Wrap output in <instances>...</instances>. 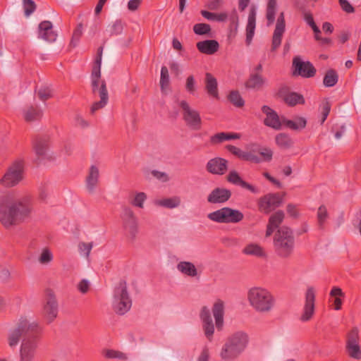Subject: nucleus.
Instances as JSON below:
<instances>
[{
    "mask_svg": "<svg viewBox=\"0 0 361 361\" xmlns=\"http://www.w3.org/2000/svg\"><path fill=\"white\" fill-rule=\"evenodd\" d=\"M293 74L305 78H312L316 74V68L310 61H302L300 57L295 56L293 60Z\"/></svg>",
    "mask_w": 361,
    "mask_h": 361,
    "instance_id": "obj_14",
    "label": "nucleus"
},
{
    "mask_svg": "<svg viewBox=\"0 0 361 361\" xmlns=\"http://www.w3.org/2000/svg\"><path fill=\"white\" fill-rule=\"evenodd\" d=\"M282 200L283 197L279 193H269L259 200V210L264 214H269L279 207Z\"/></svg>",
    "mask_w": 361,
    "mask_h": 361,
    "instance_id": "obj_13",
    "label": "nucleus"
},
{
    "mask_svg": "<svg viewBox=\"0 0 361 361\" xmlns=\"http://www.w3.org/2000/svg\"><path fill=\"white\" fill-rule=\"evenodd\" d=\"M275 141L277 146L282 149H288L294 144L290 135L284 133L278 134L275 137Z\"/></svg>",
    "mask_w": 361,
    "mask_h": 361,
    "instance_id": "obj_34",
    "label": "nucleus"
},
{
    "mask_svg": "<svg viewBox=\"0 0 361 361\" xmlns=\"http://www.w3.org/2000/svg\"><path fill=\"white\" fill-rule=\"evenodd\" d=\"M25 15L30 16L36 9V4L32 0H23Z\"/></svg>",
    "mask_w": 361,
    "mask_h": 361,
    "instance_id": "obj_55",
    "label": "nucleus"
},
{
    "mask_svg": "<svg viewBox=\"0 0 361 361\" xmlns=\"http://www.w3.org/2000/svg\"><path fill=\"white\" fill-rule=\"evenodd\" d=\"M225 208L227 214V224L238 223L243 219L244 215L240 211L230 207Z\"/></svg>",
    "mask_w": 361,
    "mask_h": 361,
    "instance_id": "obj_37",
    "label": "nucleus"
},
{
    "mask_svg": "<svg viewBox=\"0 0 361 361\" xmlns=\"http://www.w3.org/2000/svg\"><path fill=\"white\" fill-rule=\"evenodd\" d=\"M247 298L250 305L259 312H269L274 305V298L265 288H252L248 291Z\"/></svg>",
    "mask_w": 361,
    "mask_h": 361,
    "instance_id": "obj_6",
    "label": "nucleus"
},
{
    "mask_svg": "<svg viewBox=\"0 0 361 361\" xmlns=\"http://www.w3.org/2000/svg\"><path fill=\"white\" fill-rule=\"evenodd\" d=\"M264 83V79L262 75L254 73L252 74L245 82V87L249 89L258 90L262 87Z\"/></svg>",
    "mask_w": 361,
    "mask_h": 361,
    "instance_id": "obj_36",
    "label": "nucleus"
},
{
    "mask_svg": "<svg viewBox=\"0 0 361 361\" xmlns=\"http://www.w3.org/2000/svg\"><path fill=\"white\" fill-rule=\"evenodd\" d=\"M315 292L312 287H309L305 294V304L300 319L302 322L309 321L314 312Z\"/></svg>",
    "mask_w": 361,
    "mask_h": 361,
    "instance_id": "obj_15",
    "label": "nucleus"
},
{
    "mask_svg": "<svg viewBox=\"0 0 361 361\" xmlns=\"http://www.w3.org/2000/svg\"><path fill=\"white\" fill-rule=\"evenodd\" d=\"M40 328L36 323H30L27 319H21L16 329L11 331L8 336V344L13 348L18 345L23 338L20 346V361H32L37 348V338Z\"/></svg>",
    "mask_w": 361,
    "mask_h": 361,
    "instance_id": "obj_1",
    "label": "nucleus"
},
{
    "mask_svg": "<svg viewBox=\"0 0 361 361\" xmlns=\"http://www.w3.org/2000/svg\"><path fill=\"white\" fill-rule=\"evenodd\" d=\"M102 353L107 359H118L121 360H126L128 359V357L125 353L113 349L104 350Z\"/></svg>",
    "mask_w": 361,
    "mask_h": 361,
    "instance_id": "obj_45",
    "label": "nucleus"
},
{
    "mask_svg": "<svg viewBox=\"0 0 361 361\" xmlns=\"http://www.w3.org/2000/svg\"><path fill=\"white\" fill-rule=\"evenodd\" d=\"M258 153L262 159V161H270L272 159L273 152L271 149L267 147H257L256 153Z\"/></svg>",
    "mask_w": 361,
    "mask_h": 361,
    "instance_id": "obj_52",
    "label": "nucleus"
},
{
    "mask_svg": "<svg viewBox=\"0 0 361 361\" xmlns=\"http://www.w3.org/2000/svg\"><path fill=\"white\" fill-rule=\"evenodd\" d=\"M58 302L54 292L48 290L46 293L42 314L48 324L51 323L58 315Z\"/></svg>",
    "mask_w": 361,
    "mask_h": 361,
    "instance_id": "obj_11",
    "label": "nucleus"
},
{
    "mask_svg": "<svg viewBox=\"0 0 361 361\" xmlns=\"http://www.w3.org/2000/svg\"><path fill=\"white\" fill-rule=\"evenodd\" d=\"M339 4L342 10L346 13H353L355 12L354 7L348 0H339Z\"/></svg>",
    "mask_w": 361,
    "mask_h": 361,
    "instance_id": "obj_61",
    "label": "nucleus"
},
{
    "mask_svg": "<svg viewBox=\"0 0 361 361\" xmlns=\"http://www.w3.org/2000/svg\"><path fill=\"white\" fill-rule=\"evenodd\" d=\"M43 112L38 106H29L23 110V117L27 122L39 120Z\"/></svg>",
    "mask_w": 361,
    "mask_h": 361,
    "instance_id": "obj_31",
    "label": "nucleus"
},
{
    "mask_svg": "<svg viewBox=\"0 0 361 361\" xmlns=\"http://www.w3.org/2000/svg\"><path fill=\"white\" fill-rule=\"evenodd\" d=\"M201 15L209 20H214L218 22H224L228 18L226 13H214L207 11L202 10Z\"/></svg>",
    "mask_w": 361,
    "mask_h": 361,
    "instance_id": "obj_42",
    "label": "nucleus"
},
{
    "mask_svg": "<svg viewBox=\"0 0 361 361\" xmlns=\"http://www.w3.org/2000/svg\"><path fill=\"white\" fill-rule=\"evenodd\" d=\"M262 111L266 115L264 120V124L274 130H280L283 122L281 121L278 114L271 107L264 105L262 107Z\"/></svg>",
    "mask_w": 361,
    "mask_h": 361,
    "instance_id": "obj_17",
    "label": "nucleus"
},
{
    "mask_svg": "<svg viewBox=\"0 0 361 361\" xmlns=\"http://www.w3.org/2000/svg\"><path fill=\"white\" fill-rule=\"evenodd\" d=\"M276 9V0H269L267 7L266 18L267 20V25L269 26L274 23L275 20Z\"/></svg>",
    "mask_w": 361,
    "mask_h": 361,
    "instance_id": "obj_40",
    "label": "nucleus"
},
{
    "mask_svg": "<svg viewBox=\"0 0 361 361\" xmlns=\"http://www.w3.org/2000/svg\"><path fill=\"white\" fill-rule=\"evenodd\" d=\"M330 295L331 297H335L334 299V308L336 310H339L341 309L342 305V300L341 298H344L345 294L341 290V288L338 287H334L330 291Z\"/></svg>",
    "mask_w": 361,
    "mask_h": 361,
    "instance_id": "obj_43",
    "label": "nucleus"
},
{
    "mask_svg": "<svg viewBox=\"0 0 361 361\" xmlns=\"http://www.w3.org/2000/svg\"><path fill=\"white\" fill-rule=\"evenodd\" d=\"M37 94L40 100L45 102L52 97L53 92L49 87H42L39 89Z\"/></svg>",
    "mask_w": 361,
    "mask_h": 361,
    "instance_id": "obj_54",
    "label": "nucleus"
},
{
    "mask_svg": "<svg viewBox=\"0 0 361 361\" xmlns=\"http://www.w3.org/2000/svg\"><path fill=\"white\" fill-rule=\"evenodd\" d=\"M99 169L92 165L90 168L89 174L86 178V187L90 193H93L99 182Z\"/></svg>",
    "mask_w": 361,
    "mask_h": 361,
    "instance_id": "obj_28",
    "label": "nucleus"
},
{
    "mask_svg": "<svg viewBox=\"0 0 361 361\" xmlns=\"http://www.w3.org/2000/svg\"><path fill=\"white\" fill-rule=\"evenodd\" d=\"M57 32L54 30L51 22L42 21L38 25V37L48 42H54L57 38Z\"/></svg>",
    "mask_w": 361,
    "mask_h": 361,
    "instance_id": "obj_18",
    "label": "nucleus"
},
{
    "mask_svg": "<svg viewBox=\"0 0 361 361\" xmlns=\"http://www.w3.org/2000/svg\"><path fill=\"white\" fill-rule=\"evenodd\" d=\"M177 269L182 274L190 277H195L197 275V270L195 266L190 262L183 261L178 264Z\"/></svg>",
    "mask_w": 361,
    "mask_h": 361,
    "instance_id": "obj_35",
    "label": "nucleus"
},
{
    "mask_svg": "<svg viewBox=\"0 0 361 361\" xmlns=\"http://www.w3.org/2000/svg\"><path fill=\"white\" fill-rule=\"evenodd\" d=\"M23 161H16L11 165L1 178V183L6 187H13L23 179Z\"/></svg>",
    "mask_w": 361,
    "mask_h": 361,
    "instance_id": "obj_12",
    "label": "nucleus"
},
{
    "mask_svg": "<svg viewBox=\"0 0 361 361\" xmlns=\"http://www.w3.org/2000/svg\"><path fill=\"white\" fill-rule=\"evenodd\" d=\"M131 306L132 300L128 291L126 281L121 280L114 290L113 310L116 314L123 315L130 310Z\"/></svg>",
    "mask_w": 361,
    "mask_h": 361,
    "instance_id": "obj_7",
    "label": "nucleus"
},
{
    "mask_svg": "<svg viewBox=\"0 0 361 361\" xmlns=\"http://www.w3.org/2000/svg\"><path fill=\"white\" fill-rule=\"evenodd\" d=\"M331 110V103L328 99L324 101L322 104V118L321 124H323L326 120Z\"/></svg>",
    "mask_w": 361,
    "mask_h": 361,
    "instance_id": "obj_56",
    "label": "nucleus"
},
{
    "mask_svg": "<svg viewBox=\"0 0 361 361\" xmlns=\"http://www.w3.org/2000/svg\"><path fill=\"white\" fill-rule=\"evenodd\" d=\"M200 319L202 322L203 330L205 336L211 341L214 332V326L209 310L207 307H203L200 312Z\"/></svg>",
    "mask_w": 361,
    "mask_h": 361,
    "instance_id": "obj_21",
    "label": "nucleus"
},
{
    "mask_svg": "<svg viewBox=\"0 0 361 361\" xmlns=\"http://www.w3.org/2000/svg\"><path fill=\"white\" fill-rule=\"evenodd\" d=\"M283 124L287 128L294 130H300L306 127L307 120L304 117H295L294 120H289L285 118H282Z\"/></svg>",
    "mask_w": 361,
    "mask_h": 361,
    "instance_id": "obj_32",
    "label": "nucleus"
},
{
    "mask_svg": "<svg viewBox=\"0 0 361 361\" xmlns=\"http://www.w3.org/2000/svg\"><path fill=\"white\" fill-rule=\"evenodd\" d=\"M179 106L182 110L183 119L186 126L193 130H200L202 127V118L200 113L192 109L185 100L179 102Z\"/></svg>",
    "mask_w": 361,
    "mask_h": 361,
    "instance_id": "obj_9",
    "label": "nucleus"
},
{
    "mask_svg": "<svg viewBox=\"0 0 361 361\" xmlns=\"http://www.w3.org/2000/svg\"><path fill=\"white\" fill-rule=\"evenodd\" d=\"M242 160L255 164L262 162V159L256 154V149H253L251 151H244Z\"/></svg>",
    "mask_w": 361,
    "mask_h": 361,
    "instance_id": "obj_51",
    "label": "nucleus"
},
{
    "mask_svg": "<svg viewBox=\"0 0 361 361\" xmlns=\"http://www.w3.org/2000/svg\"><path fill=\"white\" fill-rule=\"evenodd\" d=\"M92 243H80L78 247L80 253H83L87 257H89L90 251L92 248Z\"/></svg>",
    "mask_w": 361,
    "mask_h": 361,
    "instance_id": "obj_59",
    "label": "nucleus"
},
{
    "mask_svg": "<svg viewBox=\"0 0 361 361\" xmlns=\"http://www.w3.org/2000/svg\"><path fill=\"white\" fill-rule=\"evenodd\" d=\"M32 212L30 200L26 198L7 199L0 206V222L9 228L23 223Z\"/></svg>",
    "mask_w": 361,
    "mask_h": 361,
    "instance_id": "obj_2",
    "label": "nucleus"
},
{
    "mask_svg": "<svg viewBox=\"0 0 361 361\" xmlns=\"http://www.w3.org/2000/svg\"><path fill=\"white\" fill-rule=\"evenodd\" d=\"M157 204L161 207L173 209L178 207L180 204V199L178 197H173L159 200Z\"/></svg>",
    "mask_w": 361,
    "mask_h": 361,
    "instance_id": "obj_44",
    "label": "nucleus"
},
{
    "mask_svg": "<svg viewBox=\"0 0 361 361\" xmlns=\"http://www.w3.org/2000/svg\"><path fill=\"white\" fill-rule=\"evenodd\" d=\"M146 198H147V195H145V192H138L135 195V197H134V199L131 203L133 205H134L135 207L142 208L143 203L145 201Z\"/></svg>",
    "mask_w": 361,
    "mask_h": 361,
    "instance_id": "obj_58",
    "label": "nucleus"
},
{
    "mask_svg": "<svg viewBox=\"0 0 361 361\" xmlns=\"http://www.w3.org/2000/svg\"><path fill=\"white\" fill-rule=\"evenodd\" d=\"M226 148L232 154L235 155V157H237L238 158H239L242 160L244 151H243L240 148H238L235 146L231 145H226Z\"/></svg>",
    "mask_w": 361,
    "mask_h": 361,
    "instance_id": "obj_60",
    "label": "nucleus"
},
{
    "mask_svg": "<svg viewBox=\"0 0 361 361\" xmlns=\"http://www.w3.org/2000/svg\"><path fill=\"white\" fill-rule=\"evenodd\" d=\"M242 252L246 255H251L258 258H267V255L264 249L258 244H247L242 250Z\"/></svg>",
    "mask_w": 361,
    "mask_h": 361,
    "instance_id": "obj_29",
    "label": "nucleus"
},
{
    "mask_svg": "<svg viewBox=\"0 0 361 361\" xmlns=\"http://www.w3.org/2000/svg\"><path fill=\"white\" fill-rule=\"evenodd\" d=\"M124 28V23L121 20L118 19L108 26L106 32L109 37L117 36L121 35Z\"/></svg>",
    "mask_w": 361,
    "mask_h": 361,
    "instance_id": "obj_41",
    "label": "nucleus"
},
{
    "mask_svg": "<svg viewBox=\"0 0 361 361\" xmlns=\"http://www.w3.org/2000/svg\"><path fill=\"white\" fill-rule=\"evenodd\" d=\"M228 100L236 107H242L245 104V102L240 93L236 90H233L230 92L228 95Z\"/></svg>",
    "mask_w": 361,
    "mask_h": 361,
    "instance_id": "obj_47",
    "label": "nucleus"
},
{
    "mask_svg": "<svg viewBox=\"0 0 361 361\" xmlns=\"http://www.w3.org/2000/svg\"><path fill=\"white\" fill-rule=\"evenodd\" d=\"M285 214L281 210H279L274 213L269 219V224L270 226H273L275 228H279L280 224L283 222Z\"/></svg>",
    "mask_w": 361,
    "mask_h": 361,
    "instance_id": "obj_46",
    "label": "nucleus"
},
{
    "mask_svg": "<svg viewBox=\"0 0 361 361\" xmlns=\"http://www.w3.org/2000/svg\"><path fill=\"white\" fill-rule=\"evenodd\" d=\"M205 90L209 95L218 98V83L216 79L209 73L205 74Z\"/></svg>",
    "mask_w": 361,
    "mask_h": 361,
    "instance_id": "obj_30",
    "label": "nucleus"
},
{
    "mask_svg": "<svg viewBox=\"0 0 361 361\" xmlns=\"http://www.w3.org/2000/svg\"><path fill=\"white\" fill-rule=\"evenodd\" d=\"M240 137V134L235 133H219L212 135L210 138L212 144L216 145L221 143L226 140L239 139Z\"/></svg>",
    "mask_w": 361,
    "mask_h": 361,
    "instance_id": "obj_33",
    "label": "nucleus"
},
{
    "mask_svg": "<svg viewBox=\"0 0 361 361\" xmlns=\"http://www.w3.org/2000/svg\"><path fill=\"white\" fill-rule=\"evenodd\" d=\"M226 216V208L223 207L208 214L207 217L214 222L227 224Z\"/></svg>",
    "mask_w": 361,
    "mask_h": 361,
    "instance_id": "obj_38",
    "label": "nucleus"
},
{
    "mask_svg": "<svg viewBox=\"0 0 361 361\" xmlns=\"http://www.w3.org/2000/svg\"><path fill=\"white\" fill-rule=\"evenodd\" d=\"M103 53V47L101 46L97 49V56L92 68L91 75L92 91L94 94L99 93L100 100L92 104L90 112L94 114L97 110L103 109L109 100V94L105 80L100 81L101 78V64Z\"/></svg>",
    "mask_w": 361,
    "mask_h": 361,
    "instance_id": "obj_3",
    "label": "nucleus"
},
{
    "mask_svg": "<svg viewBox=\"0 0 361 361\" xmlns=\"http://www.w3.org/2000/svg\"><path fill=\"white\" fill-rule=\"evenodd\" d=\"M169 85V74L166 66H162L161 69L160 87L164 90Z\"/></svg>",
    "mask_w": 361,
    "mask_h": 361,
    "instance_id": "obj_53",
    "label": "nucleus"
},
{
    "mask_svg": "<svg viewBox=\"0 0 361 361\" xmlns=\"http://www.w3.org/2000/svg\"><path fill=\"white\" fill-rule=\"evenodd\" d=\"M273 244L277 256L283 259L290 257L295 248L293 231L287 226L279 228L274 235Z\"/></svg>",
    "mask_w": 361,
    "mask_h": 361,
    "instance_id": "obj_5",
    "label": "nucleus"
},
{
    "mask_svg": "<svg viewBox=\"0 0 361 361\" xmlns=\"http://www.w3.org/2000/svg\"><path fill=\"white\" fill-rule=\"evenodd\" d=\"M279 95L290 106H295L298 104H304L305 102L302 94L293 92H289V88L287 86H282L279 89Z\"/></svg>",
    "mask_w": 361,
    "mask_h": 361,
    "instance_id": "obj_20",
    "label": "nucleus"
},
{
    "mask_svg": "<svg viewBox=\"0 0 361 361\" xmlns=\"http://www.w3.org/2000/svg\"><path fill=\"white\" fill-rule=\"evenodd\" d=\"M227 180L233 185H239L243 188L247 189L254 194L259 192L257 188L243 180L238 173L235 171H231L229 172L227 176Z\"/></svg>",
    "mask_w": 361,
    "mask_h": 361,
    "instance_id": "obj_24",
    "label": "nucleus"
},
{
    "mask_svg": "<svg viewBox=\"0 0 361 361\" xmlns=\"http://www.w3.org/2000/svg\"><path fill=\"white\" fill-rule=\"evenodd\" d=\"M338 80V75L336 71L334 69H329L324 77L323 83L325 87H331L337 83Z\"/></svg>",
    "mask_w": 361,
    "mask_h": 361,
    "instance_id": "obj_39",
    "label": "nucleus"
},
{
    "mask_svg": "<svg viewBox=\"0 0 361 361\" xmlns=\"http://www.w3.org/2000/svg\"><path fill=\"white\" fill-rule=\"evenodd\" d=\"M211 26L207 23H197L193 26V32L197 35H209Z\"/></svg>",
    "mask_w": 361,
    "mask_h": 361,
    "instance_id": "obj_49",
    "label": "nucleus"
},
{
    "mask_svg": "<svg viewBox=\"0 0 361 361\" xmlns=\"http://www.w3.org/2000/svg\"><path fill=\"white\" fill-rule=\"evenodd\" d=\"M332 130L334 131V135L336 139H340L342 137L343 134L346 131V126L345 124L341 125L339 126H334Z\"/></svg>",
    "mask_w": 361,
    "mask_h": 361,
    "instance_id": "obj_62",
    "label": "nucleus"
},
{
    "mask_svg": "<svg viewBox=\"0 0 361 361\" xmlns=\"http://www.w3.org/2000/svg\"><path fill=\"white\" fill-rule=\"evenodd\" d=\"M231 197L230 190L224 188H214L207 196V202L211 204H223Z\"/></svg>",
    "mask_w": 361,
    "mask_h": 361,
    "instance_id": "obj_22",
    "label": "nucleus"
},
{
    "mask_svg": "<svg viewBox=\"0 0 361 361\" xmlns=\"http://www.w3.org/2000/svg\"><path fill=\"white\" fill-rule=\"evenodd\" d=\"M53 260V255L51 250L47 248H43L39 256L38 262L41 264H48Z\"/></svg>",
    "mask_w": 361,
    "mask_h": 361,
    "instance_id": "obj_50",
    "label": "nucleus"
},
{
    "mask_svg": "<svg viewBox=\"0 0 361 361\" xmlns=\"http://www.w3.org/2000/svg\"><path fill=\"white\" fill-rule=\"evenodd\" d=\"M248 336L243 331H237L229 336L223 345L220 356L224 361H231L237 358L246 348Z\"/></svg>",
    "mask_w": 361,
    "mask_h": 361,
    "instance_id": "obj_4",
    "label": "nucleus"
},
{
    "mask_svg": "<svg viewBox=\"0 0 361 361\" xmlns=\"http://www.w3.org/2000/svg\"><path fill=\"white\" fill-rule=\"evenodd\" d=\"M123 226L127 237L131 240H135L138 232L137 219L133 212L129 207H124L121 214Z\"/></svg>",
    "mask_w": 361,
    "mask_h": 361,
    "instance_id": "obj_10",
    "label": "nucleus"
},
{
    "mask_svg": "<svg viewBox=\"0 0 361 361\" xmlns=\"http://www.w3.org/2000/svg\"><path fill=\"white\" fill-rule=\"evenodd\" d=\"M212 313L215 319L216 326L221 330L224 326V303L221 300H217L213 307Z\"/></svg>",
    "mask_w": 361,
    "mask_h": 361,
    "instance_id": "obj_27",
    "label": "nucleus"
},
{
    "mask_svg": "<svg viewBox=\"0 0 361 361\" xmlns=\"http://www.w3.org/2000/svg\"><path fill=\"white\" fill-rule=\"evenodd\" d=\"M196 47L200 52L207 55H212L219 50V44L215 39H206L198 42Z\"/></svg>",
    "mask_w": 361,
    "mask_h": 361,
    "instance_id": "obj_26",
    "label": "nucleus"
},
{
    "mask_svg": "<svg viewBox=\"0 0 361 361\" xmlns=\"http://www.w3.org/2000/svg\"><path fill=\"white\" fill-rule=\"evenodd\" d=\"M328 218V212L324 205H321L317 211L318 226L320 229H324V223Z\"/></svg>",
    "mask_w": 361,
    "mask_h": 361,
    "instance_id": "obj_48",
    "label": "nucleus"
},
{
    "mask_svg": "<svg viewBox=\"0 0 361 361\" xmlns=\"http://www.w3.org/2000/svg\"><path fill=\"white\" fill-rule=\"evenodd\" d=\"M360 331L353 327L346 334L345 351L348 355L354 360H361V346L360 345Z\"/></svg>",
    "mask_w": 361,
    "mask_h": 361,
    "instance_id": "obj_8",
    "label": "nucleus"
},
{
    "mask_svg": "<svg viewBox=\"0 0 361 361\" xmlns=\"http://www.w3.org/2000/svg\"><path fill=\"white\" fill-rule=\"evenodd\" d=\"M185 88L190 93H193L195 91V82L192 75L188 77L186 80Z\"/></svg>",
    "mask_w": 361,
    "mask_h": 361,
    "instance_id": "obj_63",
    "label": "nucleus"
},
{
    "mask_svg": "<svg viewBox=\"0 0 361 361\" xmlns=\"http://www.w3.org/2000/svg\"><path fill=\"white\" fill-rule=\"evenodd\" d=\"M285 26L284 13L282 12L278 17L274 31L271 48V51H275L281 46L283 35L285 32Z\"/></svg>",
    "mask_w": 361,
    "mask_h": 361,
    "instance_id": "obj_16",
    "label": "nucleus"
},
{
    "mask_svg": "<svg viewBox=\"0 0 361 361\" xmlns=\"http://www.w3.org/2000/svg\"><path fill=\"white\" fill-rule=\"evenodd\" d=\"M256 23V8L252 6L250 8L248 15L247 24L246 26V39L245 42L247 45H250L252 42V38L255 35Z\"/></svg>",
    "mask_w": 361,
    "mask_h": 361,
    "instance_id": "obj_25",
    "label": "nucleus"
},
{
    "mask_svg": "<svg viewBox=\"0 0 361 361\" xmlns=\"http://www.w3.org/2000/svg\"><path fill=\"white\" fill-rule=\"evenodd\" d=\"M82 34V25L80 23L79 24L77 27L74 30L72 39L71 42V44L73 45V47H75L78 41L80 40V37Z\"/></svg>",
    "mask_w": 361,
    "mask_h": 361,
    "instance_id": "obj_57",
    "label": "nucleus"
},
{
    "mask_svg": "<svg viewBox=\"0 0 361 361\" xmlns=\"http://www.w3.org/2000/svg\"><path fill=\"white\" fill-rule=\"evenodd\" d=\"M90 288V283L86 279H82L78 285V288L82 293H86Z\"/></svg>",
    "mask_w": 361,
    "mask_h": 361,
    "instance_id": "obj_64",
    "label": "nucleus"
},
{
    "mask_svg": "<svg viewBox=\"0 0 361 361\" xmlns=\"http://www.w3.org/2000/svg\"><path fill=\"white\" fill-rule=\"evenodd\" d=\"M49 138L47 135L37 136L33 142V148L39 159H45L49 149Z\"/></svg>",
    "mask_w": 361,
    "mask_h": 361,
    "instance_id": "obj_23",
    "label": "nucleus"
},
{
    "mask_svg": "<svg viewBox=\"0 0 361 361\" xmlns=\"http://www.w3.org/2000/svg\"><path fill=\"white\" fill-rule=\"evenodd\" d=\"M207 171L214 175H224L228 170V161L224 158L215 157L208 161Z\"/></svg>",
    "mask_w": 361,
    "mask_h": 361,
    "instance_id": "obj_19",
    "label": "nucleus"
}]
</instances>
